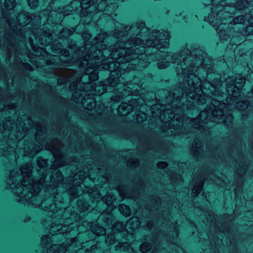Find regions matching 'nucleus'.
<instances>
[{"mask_svg": "<svg viewBox=\"0 0 253 253\" xmlns=\"http://www.w3.org/2000/svg\"><path fill=\"white\" fill-rule=\"evenodd\" d=\"M20 153V150H16ZM16 164L11 168V158L0 156L4 159L3 165L7 171L5 175L6 189L11 190L21 201L29 205L47 211L52 218L71 216L73 213L67 212L70 208L60 205L61 184H63L64 176L61 171L51 167L48 169V159L40 156L37 159L39 176L32 175L34 165L29 161L21 166L18 169V160L26 156L17 154Z\"/></svg>", "mask_w": 253, "mask_h": 253, "instance_id": "obj_4", "label": "nucleus"}, {"mask_svg": "<svg viewBox=\"0 0 253 253\" xmlns=\"http://www.w3.org/2000/svg\"><path fill=\"white\" fill-rule=\"evenodd\" d=\"M6 118L4 121L0 118V137L4 143L0 145V156L11 158V168L16 164L18 155L33 158L41 150L40 146L46 141L48 131L46 126L40 121L32 119L31 116L24 114L17 119Z\"/></svg>", "mask_w": 253, "mask_h": 253, "instance_id": "obj_5", "label": "nucleus"}, {"mask_svg": "<svg viewBox=\"0 0 253 253\" xmlns=\"http://www.w3.org/2000/svg\"><path fill=\"white\" fill-rule=\"evenodd\" d=\"M244 44H249L250 45H253V42L250 40L245 41Z\"/></svg>", "mask_w": 253, "mask_h": 253, "instance_id": "obj_40", "label": "nucleus"}, {"mask_svg": "<svg viewBox=\"0 0 253 253\" xmlns=\"http://www.w3.org/2000/svg\"><path fill=\"white\" fill-rule=\"evenodd\" d=\"M84 96L77 92H74L73 94V98L75 102L81 103L84 108L88 111L92 110L97 105V96L95 93L91 92H87Z\"/></svg>", "mask_w": 253, "mask_h": 253, "instance_id": "obj_15", "label": "nucleus"}, {"mask_svg": "<svg viewBox=\"0 0 253 253\" xmlns=\"http://www.w3.org/2000/svg\"><path fill=\"white\" fill-rule=\"evenodd\" d=\"M94 234L98 236L103 235L105 234L106 231L104 228L102 227L97 226L95 228L92 229Z\"/></svg>", "mask_w": 253, "mask_h": 253, "instance_id": "obj_27", "label": "nucleus"}, {"mask_svg": "<svg viewBox=\"0 0 253 253\" xmlns=\"http://www.w3.org/2000/svg\"><path fill=\"white\" fill-rule=\"evenodd\" d=\"M112 151L114 152H115V154H110L109 152H107L106 153V155L110 158H115V157H117L118 155H119L118 153V151H116L114 149H112Z\"/></svg>", "mask_w": 253, "mask_h": 253, "instance_id": "obj_38", "label": "nucleus"}, {"mask_svg": "<svg viewBox=\"0 0 253 253\" xmlns=\"http://www.w3.org/2000/svg\"><path fill=\"white\" fill-rule=\"evenodd\" d=\"M105 121L108 127L109 128H112L116 123L115 118L110 115H108L106 117Z\"/></svg>", "mask_w": 253, "mask_h": 253, "instance_id": "obj_26", "label": "nucleus"}, {"mask_svg": "<svg viewBox=\"0 0 253 253\" xmlns=\"http://www.w3.org/2000/svg\"><path fill=\"white\" fill-rule=\"evenodd\" d=\"M42 221L45 222V221H46V220H42Z\"/></svg>", "mask_w": 253, "mask_h": 253, "instance_id": "obj_56", "label": "nucleus"}, {"mask_svg": "<svg viewBox=\"0 0 253 253\" xmlns=\"http://www.w3.org/2000/svg\"><path fill=\"white\" fill-rule=\"evenodd\" d=\"M39 0H28V3L31 9H36L39 4Z\"/></svg>", "mask_w": 253, "mask_h": 253, "instance_id": "obj_28", "label": "nucleus"}, {"mask_svg": "<svg viewBox=\"0 0 253 253\" xmlns=\"http://www.w3.org/2000/svg\"><path fill=\"white\" fill-rule=\"evenodd\" d=\"M206 179L198 178L192 185L191 196L188 194H180L177 196H168L162 198L156 194H150L148 197L149 206L155 211H158L163 203L166 204V208L174 207L187 219L186 221H193L189 218V214L193 212L201 220L198 221H233L223 219L222 214L218 215L216 211L211 206L215 200L214 193L206 192L204 190Z\"/></svg>", "mask_w": 253, "mask_h": 253, "instance_id": "obj_8", "label": "nucleus"}, {"mask_svg": "<svg viewBox=\"0 0 253 253\" xmlns=\"http://www.w3.org/2000/svg\"><path fill=\"white\" fill-rule=\"evenodd\" d=\"M170 183L173 188L177 186L180 182H183V179L181 174L175 173L170 177Z\"/></svg>", "mask_w": 253, "mask_h": 253, "instance_id": "obj_23", "label": "nucleus"}, {"mask_svg": "<svg viewBox=\"0 0 253 253\" xmlns=\"http://www.w3.org/2000/svg\"><path fill=\"white\" fill-rule=\"evenodd\" d=\"M1 100L0 99V111H1Z\"/></svg>", "mask_w": 253, "mask_h": 253, "instance_id": "obj_44", "label": "nucleus"}, {"mask_svg": "<svg viewBox=\"0 0 253 253\" xmlns=\"http://www.w3.org/2000/svg\"><path fill=\"white\" fill-rule=\"evenodd\" d=\"M247 221L251 222V221H252V220H248Z\"/></svg>", "mask_w": 253, "mask_h": 253, "instance_id": "obj_53", "label": "nucleus"}, {"mask_svg": "<svg viewBox=\"0 0 253 253\" xmlns=\"http://www.w3.org/2000/svg\"><path fill=\"white\" fill-rule=\"evenodd\" d=\"M122 223V222H116V223L120 224V223Z\"/></svg>", "mask_w": 253, "mask_h": 253, "instance_id": "obj_52", "label": "nucleus"}, {"mask_svg": "<svg viewBox=\"0 0 253 253\" xmlns=\"http://www.w3.org/2000/svg\"><path fill=\"white\" fill-rule=\"evenodd\" d=\"M119 210L124 216L127 217L131 214V211L128 206L125 204H121L119 206Z\"/></svg>", "mask_w": 253, "mask_h": 253, "instance_id": "obj_24", "label": "nucleus"}, {"mask_svg": "<svg viewBox=\"0 0 253 253\" xmlns=\"http://www.w3.org/2000/svg\"><path fill=\"white\" fill-rule=\"evenodd\" d=\"M138 141L148 150L153 151L160 146L165 147L170 144V141L165 139L163 136L152 133L143 134L142 138H138Z\"/></svg>", "mask_w": 253, "mask_h": 253, "instance_id": "obj_13", "label": "nucleus"}, {"mask_svg": "<svg viewBox=\"0 0 253 253\" xmlns=\"http://www.w3.org/2000/svg\"><path fill=\"white\" fill-rule=\"evenodd\" d=\"M251 178L252 180H253V171H252V172Z\"/></svg>", "mask_w": 253, "mask_h": 253, "instance_id": "obj_45", "label": "nucleus"}, {"mask_svg": "<svg viewBox=\"0 0 253 253\" xmlns=\"http://www.w3.org/2000/svg\"><path fill=\"white\" fill-rule=\"evenodd\" d=\"M82 78H80L78 79L76 81H74L70 84V87L76 89L78 88V84H80Z\"/></svg>", "mask_w": 253, "mask_h": 253, "instance_id": "obj_34", "label": "nucleus"}, {"mask_svg": "<svg viewBox=\"0 0 253 253\" xmlns=\"http://www.w3.org/2000/svg\"><path fill=\"white\" fill-rule=\"evenodd\" d=\"M3 92V88L0 85V96H1Z\"/></svg>", "mask_w": 253, "mask_h": 253, "instance_id": "obj_42", "label": "nucleus"}, {"mask_svg": "<svg viewBox=\"0 0 253 253\" xmlns=\"http://www.w3.org/2000/svg\"><path fill=\"white\" fill-rule=\"evenodd\" d=\"M98 219H97L95 220L94 221H95V222L98 221Z\"/></svg>", "mask_w": 253, "mask_h": 253, "instance_id": "obj_51", "label": "nucleus"}, {"mask_svg": "<svg viewBox=\"0 0 253 253\" xmlns=\"http://www.w3.org/2000/svg\"><path fill=\"white\" fill-rule=\"evenodd\" d=\"M213 149H214V151H216L218 149V146H216V147H214L213 148Z\"/></svg>", "mask_w": 253, "mask_h": 253, "instance_id": "obj_43", "label": "nucleus"}, {"mask_svg": "<svg viewBox=\"0 0 253 253\" xmlns=\"http://www.w3.org/2000/svg\"><path fill=\"white\" fill-rule=\"evenodd\" d=\"M45 1H48V0H45Z\"/></svg>", "mask_w": 253, "mask_h": 253, "instance_id": "obj_58", "label": "nucleus"}, {"mask_svg": "<svg viewBox=\"0 0 253 253\" xmlns=\"http://www.w3.org/2000/svg\"><path fill=\"white\" fill-rule=\"evenodd\" d=\"M170 37L168 30H155L142 37H130L98 51L91 50L70 58L52 55L44 59L43 66L40 63L37 66H43L45 75L48 76L63 74L64 70L74 72L66 68L73 65L86 67L84 73L88 75L89 82L82 84L84 91L95 93L99 97L106 92L115 91L116 95L139 71L149 67L151 60L159 59L161 49L169 48Z\"/></svg>", "mask_w": 253, "mask_h": 253, "instance_id": "obj_1", "label": "nucleus"}, {"mask_svg": "<svg viewBox=\"0 0 253 253\" xmlns=\"http://www.w3.org/2000/svg\"><path fill=\"white\" fill-rule=\"evenodd\" d=\"M1 46V43H0V47Z\"/></svg>", "mask_w": 253, "mask_h": 253, "instance_id": "obj_59", "label": "nucleus"}, {"mask_svg": "<svg viewBox=\"0 0 253 253\" xmlns=\"http://www.w3.org/2000/svg\"><path fill=\"white\" fill-rule=\"evenodd\" d=\"M156 166L157 168H158L159 169H163L167 168L168 167L169 164L167 162L160 161L157 164Z\"/></svg>", "mask_w": 253, "mask_h": 253, "instance_id": "obj_33", "label": "nucleus"}, {"mask_svg": "<svg viewBox=\"0 0 253 253\" xmlns=\"http://www.w3.org/2000/svg\"><path fill=\"white\" fill-rule=\"evenodd\" d=\"M251 92L253 94V85L252 86Z\"/></svg>", "mask_w": 253, "mask_h": 253, "instance_id": "obj_47", "label": "nucleus"}, {"mask_svg": "<svg viewBox=\"0 0 253 253\" xmlns=\"http://www.w3.org/2000/svg\"><path fill=\"white\" fill-rule=\"evenodd\" d=\"M28 71L23 70L21 71L20 74L22 78L29 79L30 78V73Z\"/></svg>", "mask_w": 253, "mask_h": 253, "instance_id": "obj_35", "label": "nucleus"}, {"mask_svg": "<svg viewBox=\"0 0 253 253\" xmlns=\"http://www.w3.org/2000/svg\"><path fill=\"white\" fill-rule=\"evenodd\" d=\"M151 245L148 243H144L142 244L140 247L141 252L145 253L149 251L151 248Z\"/></svg>", "mask_w": 253, "mask_h": 253, "instance_id": "obj_30", "label": "nucleus"}, {"mask_svg": "<svg viewBox=\"0 0 253 253\" xmlns=\"http://www.w3.org/2000/svg\"><path fill=\"white\" fill-rule=\"evenodd\" d=\"M134 231V229H133L131 230L130 231H129V232H132V231Z\"/></svg>", "mask_w": 253, "mask_h": 253, "instance_id": "obj_50", "label": "nucleus"}, {"mask_svg": "<svg viewBox=\"0 0 253 253\" xmlns=\"http://www.w3.org/2000/svg\"><path fill=\"white\" fill-rule=\"evenodd\" d=\"M246 173L243 167L239 166L235 172L234 188L233 190L234 199L231 194L232 188L228 190V195H224L223 208L225 209V213L222 216L223 219L235 221L242 216V210L246 206V200L243 192L246 180Z\"/></svg>", "mask_w": 253, "mask_h": 253, "instance_id": "obj_11", "label": "nucleus"}, {"mask_svg": "<svg viewBox=\"0 0 253 253\" xmlns=\"http://www.w3.org/2000/svg\"><path fill=\"white\" fill-rule=\"evenodd\" d=\"M135 221L139 222V221H141L139 220V219H136Z\"/></svg>", "mask_w": 253, "mask_h": 253, "instance_id": "obj_49", "label": "nucleus"}, {"mask_svg": "<svg viewBox=\"0 0 253 253\" xmlns=\"http://www.w3.org/2000/svg\"><path fill=\"white\" fill-rule=\"evenodd\" d=\"M58 234L50 235V234L43 236L41 239V248H42L40 253H65L67 250L63 246L53 244L54 240L57 238Z\"/></svg>", "mask_w": 253, "mask_h": 253, "instance_id": "obj_14", "label": "nucleus"}, {"mask_svg": "<svg viewBox=\"0 0 253 253\" xmlns=\"http://www.w3.org/2000/svg\"><path fill=\"white\" fill-rule=\"evenodd\" d=\"M86 149L87 146L83 144L79 146L75 145L72 152L79 153L80 155L78 156L68 155L60 148L54 149L52 152L54 158L52 167L58 169L66 167L70 174L68 177H64L63 183L61 184V188L65 189V190H61L59 203L61 206L65 207L70 198L77 195L78 191L82 190V181L95 166L92 159H88L84 156Z\"/></svg>", "mask_w": 253, "mask_h": 253, "instance_id": "obj_9", "label": "nucleus"}, {"mask_svg": "<svg viewBox=\"0 0 253 253\" xmlns=\"http://www.w3.org/2000/svg\"><path fill=\"white\" fill-rule=\"evenodd\" d=\"M203 152L204 149L201 140L197 137L194 138L189 148L190 154L195 161L198 162L202 158Z\"/></svg>", "mask_w": 253, "mask_h": 253, "instance_id": "obj_17", "label": "nucleus"}, {"mask_svg": "<svg viewBox=\"0 0 253 253\" xmlns=\"http://www.w3.org/2000/svg\"><path fill=\"white\" fill-rule=\"evenodd\" d=\"M103 149H106V146L105 145H104L103 146H102V145H100L99 146H98V150L99 151H102L103 150Z\"/></svg>", "mask_w": 253, "mask_h": 253, "instance_id": "obj_41", "label": "nucleus"}, {"mask_svg": "<svg viewBox=\"0 0 253 253\" xmlns=\"http://www.w3.org/2000/svg\"><path fill=\"white\" fill-rule=\"evenodd\" d=\"M139 223L140 222H126V226L130 228L135 226V228H136L139 225Z\"/></svg>", "mask_w": 253, "mask_h": 253, "instance_id": "obj_37", "label": "nucleus"}, {"mask_svg": "<svg viewBox=\"0 0 253 253\" xmlns=\"http://www.w3.org/2000/svg\"><path fill=\"white\" fill-rule=\"evenodd\" d=\"M38 105H39V104H38L37 103H35V106L36 107H38Z\"/></svg>", "mask_w": 253, "mask_h": 253, "instance_id": "obj_48", "label": "nucleus"}, {"mask_svg": "<svg viewBox=\"0 0 253 253\" xmlns=\"http://www.w3.org/2000/svg\"><path fill=\"white\" fill-rule=\"evenodd\" d=\"M23 221L26 222V221H27L25 220H23Z\"/></svg>", "mask_w": 253, "mask_h": 253, "instance_id": "obj_55", "label": "nucleus"}, {"mask_svg": "<svg viewBox=\"0 0 253 253\" xmlns=\"http://www.w3.org/2000/svg\"><path fill=\"white\" fill-rule=\"evenodd\" d=\"M61 115L58 118L59 122L54 124L56 129L60 131L70 124L72 118L67 109L61 111Z\"/></svg>", "mask_w": 253, "mask_h": 253, "instance_id": "obj_19", "label": "nucleus"}, {"mask_svg": "<svg viewBox=\"0 0 253 253\" xmlns=\"http://www.w3.org/2000/svg\"><path fill=\"white\" fill-rule=\"evenodd\" d=\"M20 64L25 69L26 71H32L34 70L33 67L29 63L21 61L20 62Z\"/></svg>", "mask_w": 253, "mask_h": 253, "instance_id": "obj_29", "label": "nucleus"}, {"mask_svg": "<svg viewBox=\"0 0 253 253\" xmlns=\"http://www.w3.org/2000/svg\"><path fill=\"white\" fill-rule=\"evenodd\" d=\"M90 145L91 146H92V147H95L96 146L93 143H90ZM97 145L98 146V144H97Z\"/></svg>", "mask_w": 253, "mask_h": 253, "instance_id": "obj_46", "label": "nucleus"}, {"mask_svg": "<svg viewBox=\"0 0 253 253\" xmlns=\"http://www.w3.org/2000/svg\"><path fill=\"white\" fill-rule=\"evenodd\" d=\"M120 138L131 140L133 136L138 137L136 133H133L126 129H116L113 132Z\"/></svg>", "mask_w": 253, "mask_h": 253, "instance_id": "obj_20", "label": "nucleus"}, {"mask_svg": "<svg viewBox=\"0 0 253 253\" xmlns=\"http://www.w3.org/2000/svg\"><path fill=\"white\" fill-rule=\"evenodd\" d=\"M127 165L131 169H135L139 166L140 160L138 158H131L128 161Z\"/></svg>", "mask_w": 253, "mask_h": 253, "instance_id": "obj_25", "label": "nucleus"}, {"mask_svg": "<svg viewBox=\"0 0 253 253\" xmlns=\"http://www.w3.org/2000/svg\"><path fill=\"white\" fill-rule=\"evenodd\" d=\"M43 5H46V7L42 10L40 14H30L29 12L22 11L18 14L16 18V22L18 26L15 29H11L5 32L3 35V39L8 44L14 46L13 42L15 40L16 36H18L21 40L27 42L28 39L33 51L38 56L49 59L52 54L47 52L45 47H41L34 43V39L31 37L33 36L37 40L38 43L43 46H49L55 52L61 51L60 48H56L57 44H59L58 41L53 42L52 35L51 32V23H53L54 18L53 9L55 3L57 0H42Z\"/></svg>", "mask_w": 253, "mask_h": 253, "instance_id": "obj_7", "label": "nucleus"}, {"mask_svg": "<svg viewBox=\"0 0 253 253\" xmlns=\"http://www.w3.org/2000/svg\"><path fill=\"white\" fill-rule=\"evenodd\" d=\"M80 243H80L78 241L77 237L74 238L71 240L70 244L69 247H72V248H78V244L79 245V244H80Z\"/></svg>", "mask_w": 253, "mask_h": 253, "instance_id": "obj_32", "label": "nucleus"}, {"mask_svg": "<svg viewBox=\"0 0 253 253\" xmlns=\"http://www.w3.org/2000/svg\"><path fill=\"white\" fill-rule=\"evenodd\" d=\"M126 221L129 222V221H131L130 220H128Z\"/></svg>", "mask_w": 253, "mask_h": 253, "instance_id": "obj_54", "label": "nucleus"}, {"mask_svg": "<svg viewBox=\"0 0 253 253\" xmlns=\"http://www.w3.org/2000/svg\"><path fill=\"white\" fill-rule=\"evenodd\" d=\"M141 98H131L128 102H123L117 109L118 114L121 116H126L132 113L134 110L140 109Z\"/></svg>", "mask_w": 253, "mask_h": 253, "instance_id": "obj_16", "label": "nucleus"}, {"mask_svg": "<svg viewBox=\"0 0 253 253\" xmlns=\"http://www.w3.org/2000/svg\"><path fill=\"white\" fill-rule=\"evenodd\" d=\"M165 50L161 49L159 59L151 60V62L158 61L156 65L160 69L166 68L170 63L176 64L178 84L171 88H159L163 79L155 73L148 72L146 68L139 71L126 85H124L122 90L112 95L110 100L114 104L124 98L139 96L141 98L140 109L133 111L136 123L140 124L146 121L147 112L150 111L153 117L163 122L161 126L163 132L183 137L191 133V129L183 125L185 112L191 110L193 106L186 84L187 65L183 61V49L175 53Z\"/></svg>", "mask_w": 253, "mask_h": 253, "instance_id": "obj_2", "label": "nucleus"}, {"mask_svg": "<svg viewBox=\"0 0 253 253\" xmlns=\"http://www.w3.org/2000/svg\"><path fill=\"white\" fill-rule=\"evenodd\" d=\"M183 61L187 65L186 70L187 86L189 92L191 110L197 105H204L211 96L222 97L224 84L228 94L227 104L240 111L246 110L250 105L248 99H243L241 90L246 78L253 73V61H247L248 65L237 64L241 72L230 76L231 69L225 61L224 56L212 59L206 52L205 48L198 44L183 47Z\"/></svg>", "mask_w": 253, "mask_h": 253, "instance_id": "obj_3", "label": "nucleus"}, {"mask_svg": "<svg viewBox=\"0 0 253 253\" xmlns=\"http://www.w3.org/2000/svg\"><path fill=\"white\" fill-rule=\"evenodd\" d=\"M1 0H0V2ZM15 3V0H5L4 6L6 10H4L2 7L0 6V12H1L3 17L9 14L8 13L14 8Z\"/></svg>", "mask_w": 253, "mask_h": 253, "instance_id": "obj_22", "label": "nucleus"}, {"mask_svg": "<svg viewBox=\"0 0 253 253\" xmlns=\"http://www.w3.org/2000/svg\"><path fill=\"white\" fill-rule=\"evenodd\" d=\"M131 182L133 187L138 186L139 188L129 189L126 183L119 180L116 185V190L122 198L129 199L137 202L140 200L141 194L145 191L146 183L140 177H139L138 181L133 180Z\"/></svg>", "mask_w": 253, "mask_h": 253, "instance_id": "obj_12", "label": "nucleus"}, {"mask_svg": "<svg viewBox=\"0 0 253 253\" xmlns=\"http://www.w3.org/2000/svg\"><path fill=\"white\" fill-rule=\"evenodd\" d=\"M210 99V104H208L206 109L200 112L196 117L186 116L184 118L185 122L191 126L190 128L188 127L191 130L190 134L193 133V129L205 132L206 127L204 124L210 120V115L212 119L223 120L228 129L233 127L234 116L232 113L226 112L227 103L224 101L212 99L211 97L208 98L207 101Z\"/></svg>", "mask_w": 253, "mask_h": 253, "instance_id": "obj_10", "label": "nucleus"}, {"mask_svg": "<svg viewBox=\"0 0 253 253\" xmlns=\"http://www.w3.org/2000/svg\"><path fill=\"white\" fill-rule=\"evenodd\" d=\"M239 166L240 167H243V168L245 169V172H247L249 169V165L248 164H243Z\"/></svg>", "mask_w": 253, "mask_h": 253, "instance_id": "obj_39", "label": "nucleus"}, {"mask_svg": "<svg viewBox=\"0 0 253 253\" xmlns=\"http://www.w3.org/2000/svg\"><path fill=\"white\" fill-rule=\"evenodd\" d=\"M58 84L59 85L65 84L70 81V79L66 77L59 78L57 80Z\"/></svg>", "mask_w": 253, "mask_h": 253, "instance_id": "obj_31", "label": "nucleus"}, {"mask_svg": "<svg viewBox=\"0 0 253 253\" xmlns=\"http://www.w3.org/2000/svg\"><path fill=\"white\" fill-rule=\"evenodd\" d=\"M148 221L150 222V221H152L151 220H148Z\"/></svg>", "mask_w": 253, "mask_h": 253, "instance_id": "obj_57", "label": "nucleus"}, {"mask_svg": "<svg viewBox=\"0 0 253 253\" xmlns=\"http://www.w3.org/2000/svg\"><path fill=\"white\" fill-rule=\"evenodd\" d=\"M45 147L47 150L50 151L52 154V152L54 149H59V148H57L53 146L51 144L48 143L45 145Z\"/></svg>", "mask_w": 253, "mask_h": 253, "instance_id": "obj_36", "label": "nucleus"}, {"mask_svg": "<svg viewBox=\"0 0 253 253\" xmlns=\"http://www.w3.org/2000/svg\"><path fill=\"white\" fill-rule=\"evenodd\" d=\"M18 109V103L17 102H12L11 101L7 102L6 104L2 103L1 104V111L2 110H5L9 112L10 111L13 112V115L12 117V118H14L15 120V124L16 125L17 124V119L18 117H19L20 116H17V111ZM9 116H8L9 117ZM11 117V116H10ZM7 118V117H6ZM0 118H1L2 121H4L6 117L2 118V117H0ZM4 143L1 139V137H0V145Z\"/></svg>", "mask_w": 253, "mask_h": 253, "instance_id": "obj_18", "label": "nucleus"}, {"mask_svg": "<svg viewBox=\"0 0 253 253\" xmlns=\"http://www.w3.org/2000/svg\"><path fill=\"white\" fill-rule=\"evenodd\" d=\"M112 179V174L108 169H102L96 165L82 182L81 190L78 191L77 196L67 201L65 208H70L67 212H72V215L62 216L57 219L69 220L68 221H81L80 215L76 211L85 212L89 211H95L99 215H106L102 221H113L110 220L111 212L108 208L115 207L114 202L116 195L112 192L107 191L103 197L100 191L108 190Z\"/></svg>", "mask_w": 253, "mask_h": 253, "instance_id": "obj_6", "label": "nucleus"}, {"mask_svg": "<svg viewBox=\"0 0 253 253\" xmlns=\"http://www.w3.org/2000/svg\"><path fill=\"white\" fill-rule=\"evenodd\" d=\"M68 229V227L66 225L63 226L59 222H50L49 234L51 235L52 233L60 232L59 234H61L62 233L69 232Z\"/></svg>", "mask_w": 253, "mask_h": 253, "instance_id": "obj_21", "label": "nucleus"}]
</instances>
